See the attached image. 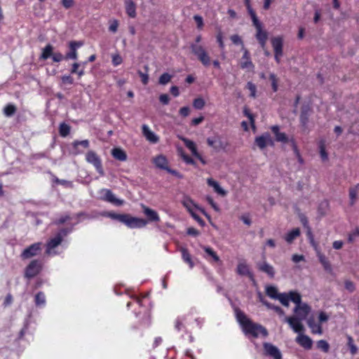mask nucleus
Returning <instances> with one entry per match:
<instances>
[{"label":"nucleus","mask_w":359,"mask_h":359,"mask_svg":"<svg viewBox=\"0 0 359 359\" xmlns=\"http://www.w3.org/2000/svg\"><path fill=\"white\" fill-rule=\"evenodd\" d=\"M124 224L131 229L142 228L147 224V221L144 219L133 217L130 215L127 214V217L125 219Z\"/></svg>","instance_id":"12"},{"label":"nucleus","mask_w":359,"mask_h":359,"mask_svg":"<svg viewBox=\"0 0 359 359\" xmlns=\"http://www.w3.org/2000/svg\"><path fill=\"white\" fill-rule=\"evenodd\" d=\"M53 182H55V184H61L65 187H69V188H72L73 187V183L71 181H68V180H60L59 179L58 177H57L55 175H53Z\"/></svg>","instance_id":"43"},{"label":"nucleus","mask_w":359,"mask_h":359,"mask_svg":"<svg viewBox=\"0 0 359 359\" xmlns=\"http://www.w3.org/2000/svg\"><path fill=\"white\" fill-rule=\"evenodd\" d=\"M182 140L184 143L185 146L191 151L193 156H195L196 155H198V152L197 151L196 145L193 141L185 137L182 138Z\"/></svg>","instance_id":"36"},{"label":"nucleus","mask_w":359,"mask_h":359,"mask_svg":"<svg viewBox=\"0 0 359 359\" xmlns=\"http://www.w3.org/2000/svg\"><path fill=\"white\" fill-rule=\"evenodd\" d=\"M344 287L349 292H353L355 289L354 283L348 280L345 281Z\"/></svg>","instance_id":"58"},{"label":"nucleus","mask_w":359,"mask_h":359,"mask_svg":"<svg viewBox=\"0 0 359 359\" xmlns=\"http://www.w3.org/2000/svg\"><path fill=\"white\" fill-rule=\"evenodd\" d=\"M113 157L118 161H125L127 159L126 153L121 148H114L111 151Z\"/></svg>","instance_id":"31"},{"label":"nucleus","mask_w":359,"mask_h":359,"mask_svg":"<svg viewBox=\"0 0 359 359\" xmlns=\"http://www.w3.org/2000/svg\"><path fill=\"white\" fill-rule=\"evenodd\" d=\"M207 184L208 186L212 187L214 191L219 195L225 196L227 194V192L220 187L217 181L214 180L212 178H208L207 180Z\"/></svg>","instance_id":"26"},{"label":"nucleus","mask_w":359,"mask_h":359,"mask_svg":"<svg viewBox=\"0 0 359 359\" xmlns=\"http://www.w3.org/2000/svg\"><path fill=\"white\" fill-rule=\"evenodd\" d=\"M43 269V262L41 259H33L25 267L24 276L30 280L40 273Z\"/></svg>","instance_id":"3"},{"label":"nucleus","mask_w":359,"mask_h":359,"mask_svg":"<svg viewBox=\"0 0 359 359\" xmlns=\"http://www.w3.org/2000/svg\"><path fill=\"white\" fill-rule=\"evenodd\" d=\"M258 269L266 273L270 278H273L275 276V270L273 266L268 264L266 262L257 264Z\"/></svg>","instance_id":"22"},{"label":"nucleus","mask_w":359,"mask_h":359,"mask_svg":"<svg viewBox=\"0 0 359 359\" xmlns=\"http://www.w3.org/2000/svg\"><path fill=\"white\" fill-rule=\"evenodd\" d=\"M182 203L189 212H192L194 210V208H196L199 210L207 218L209 219H210V217L208 214L206 213L204 209L199 208L198 205L196 204L190 197L184 196L182 201Z\"/></svg>","instance_id":"15"},{"label":"nucleus","mask_w":359,"mask_h":359,"mask_svg":"<svg viewBox=\"0 0 359 359\" xmlns=\"http://www.w3.org/2000/svg\"><path fill=\"white\" fill-rule=\"evenodd\" d=\"M271 42L274 51L275 60L279 64L280 57L283 55V39L279 36L273 37Z\"/></svg>","instance_id":"7"},{"label":"nucleus","mask_w":359,"mask_h":359,"mask_svg":"<svg viewBox=\"0 0 359 359\" xmlns=\"http://www.w3.org/2000/svg\"><path fill=\"white\" fill-rule=\"evenodd\" d=\"M171 75H170L168 73H163L160 77L158 82L161 85H166L171 80Z\"/></svg>","instance_id":"52"},{"label":"nucleus","mask_w":359,"mask_h":359,"mask_svg":"<svg viewBox=\"0 0 359 359\" xmlns=\"http://www.w3.org/2000/svg\"><path fill=\"white\" fill-rule=\"evenodd\" d=\"M271 130L276 137L277 142L287 143L290 142L288 137L285 133L280 132V128L278 126H273L271 127Z\"/></svg>","instance_id":"21"},{"label":"nucleus","mask_w":359,"mask_h":359,"mask_svg":"<svg viewBox=\"0 0 359 359\" xmlns=\"http://www.w3.org/2000/svg\"><path fill=\"white\" fill-rule=\"evenodd\" d=\"M142 130L143 135L148 141L152 143H156L158 141V137L150 130L147 125L144 124Z\"/></svg>","instance_id":"23"},{"label":"nucleus","mask_w":359,"mask_h":359,"mask_svg":"<svg viewBox=\"0 0 359 359\" xmlns=\"http://www.w3.org/2000/svg\"><path fill=\"white\" fill-rule=\"evenodd\" d=\"M89 146L90 142L88 140L81 141L75 140L72 143L71 153L74 156H77L83 152V150L81 149L80 147H83V149H88Z\"/></svg>","instance_id":"16"},{"label":"nucleus","mask_w":359,"mask_h":359,"mask_svg":"<svg viewBox=\"0 0 359 359\" xmlns=\"http://www.w3.org/2000/svg\"><path fill=\"white\" fill-rule=\"evenodd\" d=\"M206 201L211 205V207L217 212L219 211V208L217 205V203L214 201L213 198L211 196H207Z\"/></svg>","instance_id":"61"},{"label":"nucleus","mask_w":359,"mask_h":359,"mask_svg":"<svg viewBox=\"0 0 359 359\" xmlns=\"http://www.w3.org/2000/svg\"><path fill=\"white\" fill-rule=\"evenodd\" d=\"M41 252V243H34L26 248L21 253L22 259H28L39 255Z\"/></svg>","instance_id":"8"},{"label":"nucleus","mask_w":359,"mask_h":359,"mask_svg":"<svg viewBox=\"0 0 359 359\" xmlns=\"http://www.w3.org/2000/svg\"><path fill=\"white\" fill-rule=\"evenodd\" d=\"M126 12L130 18H135L137 15L136 5L133 0H125Z\"/></svg>","instance_id":"25"},{"label":"nucleus","mask_w":359,"mask_h":359,"mask_svg":"<svg viewBox=\"0 0 359 359\" xmlns=\"http://www.w3.org/2000/svg\"><path fill=\"white\" fill-rule=\"evenodd\" d=\"M84 44L83 41H70L68 43L69 51L65 55V60H74L78 59V48L83 46Z\"/></svg>","instance_id":"10"},{"label":"nucleus","mask_w":359,"mask_h":359,"mask_svg":"<svg viewBox=\"0 0 359 359\" xmlns=\"http://www.w3.org/2000/svg\"><path fill=\"white\" fill-rule=\"evenodd\" d=\"M288 296L290 300L296 304V305H299L302 304V296L299 292L296 291H290Z\"/></svg>","instance_id":"42"},{"label":"nucleus","mask_w":359,"mask_h":359,"mask_svg":"<svg viewBox=\"0 0 359 359\" xmlns=\"http://www.w3.org/2000/svg\"><path fill=\"white\" fill-rule=\"evenodd\" d=\"M296 342L305 349L309 350L312 348L313 341L307 335L299 334L296 338Z\"/></svg>","instance_id":"20"},{"label":"nucleus","mask_w":359,"mask_h":359,"mask_svg":"<svg viewBox=\"0 0 359 359\" xmlns=\"http://www.w3.org/2000/svg\"><path fill=\"white\" fill-rule=\"evenodd\" d=\"M317 348L324 353H327L330 350V345L325 340L321 339L317 342Z\"/></svg>","instance_id":"46"},{"label":"nucleus","mask_w":359,"mask_h":359,"mask_svg":"<svg viewBox=\"0 0 359 359\" xmlns=\"http://www.w3.org/2000/svg\"><path fill=\"white\" fill-rule=\"evenodd\" d=\"M269 79L271 82L273 91L276 92L278 90V79L276 75L273 73H271L269 75Z\"/></svg>","instance_id":"53"},{"label":"nucleus","mask_w":359,"mask_h":359,"mask_svg":"<svg viewBox=\"0 0 359 359\" xmlns=\"http://www.w3.org/2000/svg\"><path fill=\"white\" fill-rule=\"evenodd\" d=\"M86 160L88 163L93 164L97 172L102 176L104 175V172L102 165V161L100 156L93 151H89L86 154Z\"/></svg>","instance_id":"6"},{"label":"nucleus","mask_w":359,"mask_h":359,"mask_svg":"<svg viewBox=\"0 0 359 359\" xmlns=\"http://www.w3.org/2000/svg\"><path fill=\"white\" fill-rule=\"evenodd\" d=\"M62 83L72 85L74 83V79L70 75H64L61 77Z\"/></svg>","instance_id":"60"},{"label":"nucleus","mask_w":359,"mask_h":359,"mask_svg":"<svg viewBox=\"0 0 359 359\" xmlns=\"http://www.w3.org/2000/svg\"><path fill=\"white\" fill-rule=\"evenodd\" d=\"M283 320L289 324L290 327L294 332L299 333V334L304 331V325L301 323L303 320L300 319L299 317H285Z\"/></svg>","instance_id":"11"},{"label":"nucleus","mask_w":359,"mask_h":359,"mask_svg":"<svg viewBox=\"0 0 359 359\" xmlns=\"http://www.w3.org/2000/svg\"><path fill=\"white\" fill-rule=\"evenodd\" d=\"M252 25L256 29L255 37L258 41L260 46L264 49L268 39V33L262 29V24L258 18L252 19Z\"/></svg>","instance_id":"4"},{"label":"nucleus","mask_w":359,"mask_h":359,"mask_svg":"<svg viewBox=\"0 0 359 359\" xmlns=\"http://www.w3.org/2000/svg\"><path fill=\"white\" fill-rule=\"evenodd\" d=\"M276 299H278L283 306H289L290 298L288 296V293H280L278 297Z\"/></svg>","instance_id":"47"},{"label":"nucleus","mask_w":359,"mask_h":359,"mask_svg":"<svg viewBox=\"0 0 359 359\" xmlns=\"http://www.w3.org/2000/svg\"><path fill=\"white\" fill-rule=\"evenodd\" d=\"M202 40L201 35H198L195 39V43L190 44V48L191 53L197 57V59L201 62L204 67H208L211 64L210 57L205 48L199 45Z\"/></svg>","instance_id":"2"},{"label":"nucleus","mask_w":359,"mask_h":359,"mask_svg":"<svg viewBox=\"0 0 359 359\" xmlns=\"http://www.w3.org/2000/svg\"><path fill=\"white\" fill-rule=\"evenodd\" d=\"M190 215H191V217L201 226H204L205 225V222H204V220L200 217L196 212L194 210H193L192 212H189Z\"/></svg>","instance_id":"57"},{"label":"nucleus","mask_w":359,"mask_h":359,"mask_svg":"<svg viewBox=\"0 0 359 359\" xmlns=\"http://www.w3.org/2000/svg\"><path fill=\"white\" fill-rule=\"evenodd\" d=\"M266 294L270 298L276 299L280 293L278 292V290L275 286L269 285L266 287Z\"/></svg>","instance_id":"41"},{"label":"nucleus","mask_w":359,"mask_h":359,"mask_svg":"<svg viewBox=\"0 0 359 359\" xmlns=\"http://www.w3.org/2000/svg\"><path fill=\"white\" fill-rule=\"evenodd\" d=\"M187 233L189 236L196 237L200 234V232L194 227H189L187 230Z\"/></svg>","instance_id":"64"},{"label":"nucleus","mask_w":359,"mask_h":359,"mask_svg":"<svg viewBox=\"0 0 359 359\" xmlns=\"http://www.w3.org/2000/svg\"><path fill=\"white\" fill-rule=\"evenodd\" d=\"M230 39L233 43L236 44V45L241 44L243 46V42L241 38L238 35H237V34L232 35Z\"/></svg>","instance_id":"62"},{"label":"nucleus","mask_w":359,"mask_h":359,"mask_svg":"<svg viewBox=\"0 0 359 359\" xmlns=\"http://www.w3.org/2000/svg\"><path fill=\"white\" fill-rule=\"evenodd\" d=\"M81 64L77 62L73 63L70 70L71 74H76L79 77L83 76L85 74V71L83 70V68H81Z\"/></svg>","instance_id":"38"},{"label":"nucleus","mask_w":359,"mask_h":359,"mask_svg":"<svg viewBox=\"0 0 359 359\" xmlns=\"http://www.w3.org/2000/svg\"><path fill=\"white\" fill-rule=\"evenodd\" d=\"M359 191V184H357L353 187H351L349 189V198H350V205H353L355 203V200L357 198V194Z\"/></svg>","instance_id":"37"},{"label":"nucleus","mask_w":359,"mask_h":359,"mask_svg":"<svg viewBox=\"0 0 359 359\" xmlns=\"http://www.w3.org/2000/svg\"><path fill=\"white\" fill-rule=\"evenodd\" d=\"M307 325L311 328L313 334H321L323 333L321 325L316 323L313 318L308 319Z\"/></svg>","instance_id":"29"},{"label":"nucleus","mask_w":359,"mask_h":359,"mask_svg":"<svg viewBox=\"0 0 359 359\" xmlns=\"http://www.w3.org/2000/svg\"><path fill=\"white\" fill-rule=\"evenodd\" d=\"M180 114L183 117H187L189 115L190 108L189 107H183L179 111Z\"/></svg>","instance_id":"63"},{"label":"nucleus","mask_w":359,"mask_h":359,"mask_svg":"<svg viewBox=\"0 0 359 359\" xmlns=\"http://www.w3.org/2000/svg\"><path fill=\"white\" fill-rule=\"evenodd\" d=\"M243 49L244 50V53L242 56L243 61L241 62V67L242 69L254 68V65L250 60L248 50L244 48V47H243Z\"/></svg>","instance_id":"24"},{"label":"nucleus","mask_w":359,"mask_h":359,"mask_svg":"<svg viewBox=\"0 0 359 359\" xmlns=\"http://www.w3.org/2000/svg\"><path fill=\"white\" fill-rule=\"evenodd\" d=\"M16 107L12 104H7L4 109V113L6 116H13L16 111Z\"/></svg>","instance_id":"45"},{"label":"nucleus","mask_w":359,"mask_h":359,"mask_svg":"<svg viewBox=\"0 0 359 359\" xmlns=\"http://www.w3.org/2000/svg\"><path fill=\"white\" fill-rule=\"evenodd\" d=\"M111 58H112V64L115 67L121 65L123 62V59L119 54L112 55Z\"/></svg>","instance_id":"55"},{"label":"nucleus","mask_w":359,"mask_h":359,"mask_svg":"<svg viewBox=\"0 0 359 359\" xmlns=\"http://www.w3.org/2000/svg\"><path fill=\"white\" fill-rule=\"evenodd\" d=\"M53 47L50 44H48L43 48L42 53L40 56V58L42 60H47L50 57H52L53 55Z\"/></svg>","instance_id":"39"},{"label":"nucleus","mask_w":359,"mask_h":359,"mask_svg":"<svg viewBox=\"0 0 359 359\" xmlns=\"http://www.w3.org/2000/svg\"><path fill=\"white\" fill-rule=\"evenodd\" d=\"M194 20L197 24V27L201 29L204 25L203 18L201 15H195L194 16Z\"/></svg>","instance_id":"59"},{"label":"nucleus","mask_w":359,"mask_h":359,"mask_svg":"<svg viewBox=\"0 0 359 359\" xmlns=\"http://www.w3.org/2000/svg\"><path fill=\"white\" fill-rule=\"evenodd\" d=\"M180 252H182V257L184 262L187 263L189 265L190 268H193L194 264L191 259V255L189 252V250L185 248H182L180 249Z\"/></svg>","instance_id":"34"},{"label":"nucleus","mask_w":359,"mask_h":359,"mask_svg":"<svg viewBox=\"0 0 359 359\" xmlns=\"http://www.w3.org/2000/svg\"><path fill=\"white\" fill-rule=\"evenodd\" d=\"M154 162L156 166L161 169L166 170V169L168 168L167 166V164H168L167 159L165 158V156H163L162 155H160V156H158L157 157H156L154 158Z\"/></svg>","instance_id":"35"},{"label":"nucleus","mask_w":359,"mask_h":359,"mask_svg":"<svg viewBox=\"0 0 359 359\" xmlns=\"http://www.w3.org/2000/svg\"><path fill=\"white\" fill-rule=\"evenodd\" d=\"M244 3L247 8L248 12L251 17V19L257 18L256 13L255 12V11L252 9V8L251 6L250 0H244Z\"/></svg>","instance_id":"51"},{"label":"nucleus","mask_w":359,"mask_h":359,"mask_svg":"<svg viewBox=\"0 0 359 359\" xmlns=\"http://www.w3.org/2000/svg\"><path fill=\"white\" fill-rule=\"evenodd\" d=\"M348 346L349 347L351 355H354L358 352V348L353 343V339L351 337H348Z\"/></svg>","instance_id":"49"},{"label":"nucleus","mask_w":359,"mask_h":359,"mask_svg":"<svg viewBox=\"0 0 359 359\" xmlns=\"http://www.w3.org/2000/svg\"><path fill=\"white\" fill-rule=\"evenodd\" d=\"M317 257L325 271L328 273H331L332 271V268L327 258L319 251H317Z\"/></svg>","instance_id":"28"},{"label":"nucleus","mask_w":359,"mask_h":359,"mask_svg":"<svg viewBox=\"0 0 359 359\" xmlns=\"http://www.w3.org/2000/svg\"><path fill=\"white\" fill-rule=\"evenodd\" d=\"M234 313L236 320L241 325L245 336L257 338L259 334L263 337H266L269 335L268 330L265 327L259 323H254L239 308L234 307Z\"/></svg>","instance_id":"1"},{"label":"nucleus","mask_w":359,"mask_h":359,"mask_svg":"<svg viewBox=\"0 0 359 359\" xmlns=\"http://www.w3.org/2000/svg\"><path fill=\"white\" fill-rule=\"evenodd\" d=\"M237 273L241 276H248L250 278H253V274L250 272L248 266L245 263H240L237 266Z\"/></svg>","instance_id":"30"},{"label":"nucleus","mask_w":359,"mask_h":359,"mask_svg":"<svg viewBox=\"0 0 359 359\" xmlns=\"http://www.w3.org/2000/svg\"><path fill=\"white\" fill-rule=\"evenodd\" d=\"M311 311V307L306 303L296 305L294 312L300 319L305 320Z\"/></svg>","instance_id":"18"},{"label":"nucleus","mask_w":359,"mask_h":359,"mask_svg":"<svg viewBox=\"0 0 359 359\" xmlns=\"http://www.w3.org/2000/svg\"><path fill=\"white\" fill-rule=\"evenodd\" d=\"M263 347L266 355L270 356L273 359H282V353L279 348L275 345L269 342H265L263 344Z\"/></svg>","instance_id":"14"},{"label":"nucleus","mask_w":359,"mask_h":359,"mask_svg":"<svg viewBox=\"0 0 359 359\" xmlns=\"http://www.w3.org/2000/svg\"><path fill=\"white\" fill-rule=\"evenodd\" d=\"M144 69L146 70V72L145 73H143L141 71H138V74L139 76H140L141 79H142V82L144 85H147L149 82V75H148V70H149V67L148 66H144Z\"/></svg>","instance_id":"50"},{"label":"nucleus","mask_w":359,"mask_h":359,"mask_svg":"<svg viewBox=\"0 0 359 359\" xmlns=\"http://www.w3.org/2000/svg\"><path fill=\"white\" fill-rule=\"evenodd\" d=\"M102 215L112 219L118 220L123 224H124L125 219L127 217V214H117L114 212H107L102 214Z\"/></svg>","instance_id":"33"},{"label":"nucleus","mask_w":359,"mask_h":359,"mask_svg":"<svg viewBox=\"0 0 359 359\" xmlns=\"http://www.w3.org/2000/svg\"><path fill=\"white\" fill-rule=\"evenodd\" d=\"M255 144L261 150L264 149L268 145L274 146V141L269 133H265L260 136H257Z\"/></svg>","instance_id":"9"},{"label":"nucleus","mask_w":359,"mask_h":359,"mask_svg":"<svg viewBox=\"0 0 359 359\" xmlns=\"http://www.w3.org/2000/svg\"><path fill=\"white\" fill-rule=\"evenodd\" d=\"M70 130L71 128L68 124L65 123H62L60 124L59 133L60 136L63 137H67L69 134Z\"/></svg>","instance_id":"44"},{"label":"nucleus","mask_w":359,"mask_h":359,"mask_svg":"<svg viewBox=\"0 0 359 359\" xmlns=\"http://www.w3.org/2000/svg\"><path fill=\"white\" fill-rule=\"evenodd\" d=\"M205 104V100L202 97L196 98L193 101V106L196 109H202Z\"/></svg>","instance_id":"48"},{"label":"nucleus","mask_w":359,"mask_h":359,"mask_svg":"<svg viewBox=\"0 0 359 359\" xmlns=\"http://www.w3.org/2000/svg\"><path fill=\"white\" fill-rule=\"evenodd\" d=\"M102 191L104 192V194L102 197V200L111 203L116 206H121L123 204V201L117 198L111 190L103 189Z\"/></svg>","instance_id":"17"},{"label":"nucleus","mask_w":359,"mask_h":359,"mask_svg":"<svg viewBox=\"0 0 359 359\" xmlns=\"http://www.w3.org/2000/svg\"><path fill=\"white\" fill-rule=\"evenodd\" d=\"M142 210L144 214L147 217V223L153 222H159L160 217L156 211L153 209L149 208V207L142 205Z\"/></svg>","instance_id":"19"},{"label":"nucleus","mask_w":359,"mask_h":359,"mask_svg":"<svg viewBox=\"0 0 359 359\" xmlns=\"http://www.w3.org/2000/svg\"><path fill=\"white\" fill-rule=\"evenodd\" d=\"M313 113L312 107L309 104H304L301 107L299 121L302 127L306 128L309 121V116Z\"/></svg>","instance_id":"13"},{"label":"nucleus","mask_w":359,"mask_h":359,"mask_svg":"<svg viewBox=\"0 0 359 359\" xmlns=\"http://www.w3.org/2000/svg\"><path fill=\"white\" fill-rule=\"evenodd\" d=\"M62 241V240L60 236L56 235L54 238H50L47 243L46 253L50 254L51 250L55 248L59 245H60Z\"/></svg>","instance_id":"27"},{"label":"nucleus","mask_w":359,"mask_h":359,"mask_svg":"<svg viewBox=\"0 0 359 359\" xmlns=\"http://www.w3.org/2000/svg\"><path fill=\"white\" fill-rule=\"evenodd\" d=\"M246 87L250 92V96L252 98H255L257 96L256 95V93H257L256 86L251 81H249V82H248Z\"/></svg>","instance_id":"54"},{"label":"nucleus","mask_w":359,"mask_h":359,"mask_svg":"<svg viewBox=\"0 0 359 359\" xmlns=\"http://www.w3.org/2000/svg\"><path fill=\"white\" fill-rule=\"evenodd\" d=\"M34 302L36 306H43L46 304V296L43 292H39L36 294Z\"/></svg>","instance_id":"40"},{"label":"nucleus","mask_w":359,"mask_h":359,"mask_svg":"<svg viewBox=\"0 0 359 359\" xmlns=\"http://www.w3.org/2000/svg\"><path fill=\"white\" fill-rule=\"evenodd\" d=\"M52 59L53 62H60L63 60H65V55H63L59 52L53 53L52 55Z\"/></svg>","instance_id":"56"},{"label":"nucleus","mask_w":359,"mask_h":359,"mask_svg":"<svg viewBox=\"0 0 359 359\" xmlns=\"http://www.w3.org/2000/svg\"><path fill=\"white\" fill-rule=\"evenodd\" d=\"M207 144L217 152L221 150H226L229 145L228 142L224 141L223 138L218 135L208 137Z\"/></svg>","instance_id":"5"},{"label":"nucleus","mask_w":359,"mask_h":359,"mask_svg":"<svg viewBox=\"0 0 359 359\" xmlns=\"http://www.w3.org/2000/svg\"><path fill=\"white\" fill-rule=\"evenodd\" d=\"M300 235L299 228H294L292 231L285 234L284 238L287 243H292Z\"/></svg>","instance_id":"32"}]
</instances>
